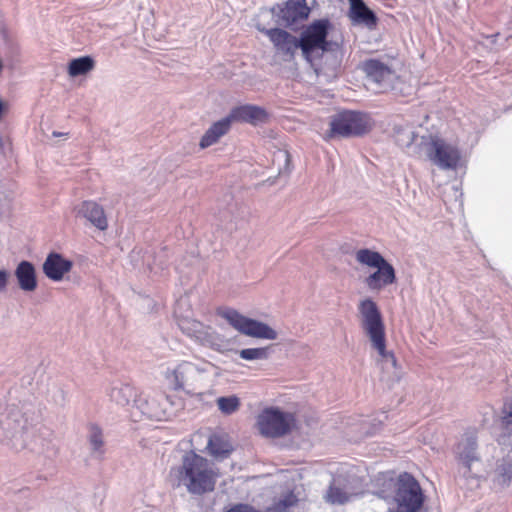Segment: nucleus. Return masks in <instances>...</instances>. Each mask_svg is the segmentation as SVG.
I'll return each mask as SVG.
<instances>
[{
	"mask_svg": "<svg viewBox=\"0 0 512 512\" xmlns=\"http://www.w3.org/2000/svg\"><path fill=\"white\" fill-rule=\"evenodd\" d=\"M501 424L503 433L498 439L501 446V457L495 466L488 470L477 452V441L473 434H467L455 449L458 464L467 478L481 480L490 477L496 489L503 490L512 484V401L503 406Z\"/></svg>",
	"mask_w": 512,
	"mask_h": 512,
	"instance_id": "1",
	"label": "nucleus"
},
{
	"mask_svg": "<svg viewBox=\"0 0 512 512\" xmlns=\"http://www.w3.org/2000/svg\"><path fill=\"white\" fill-rule=\"evenodd\" d=\"M218 473L207 459L193 451L187 452L180 466L173 467L169 473L172 486L185 487L193 495H202L213 491Z\"/></svg>",
	"mask_w": 512,
	"mask_h": 512,
	"instance_id": "2",
	"label": "nucleus"
},
{
	"mask_svg": "<svg viewBox=\"0 0 512 512\" xmlns=\"http://www.w3.org/2000/svg\"><path fill=\"white\" fill-rule=\"evenodd\" d=\"M361 326L368 337L371 346L378 353V360L383 369L398 376L397 361L393 352L386 349L385 325L376 303L367 298L361 300L358 306Z\"/></svg>",
	"mask_w": 512,
	"mask_h": 512,
	"instance_id": "3",
	"label": "nucleus"
},
{
	"mask_svg": "<svg viewBox=\"0 0 512 512\" xmlns=\"http://www.w3.org/2000/svg\"><path fill=\"white\" fill-rule=\"evenodd\" d=\"M41 416V410L30 396L23 398L10 397L5 411L0 418V427L4 437L17 440L22 437Z\"/></svg>",
	"mask_w": 512,
	"mask_h": 512,
	"instance_id": "4",
	"label": "nucleus"
},
{
	"mask_svg": "<svg viewBox=\"0 0 512 512\" xmlns=\"http://www.w3.org/2000/svg\"><path fill=\"white\" fill-rule=\"evenodd\" d=\"M379 497L393 499L401 512H416L423 504V493L419 483L408 473L401 474L396 481L385 480Z\"/></svg>",
	"mask_w": 512,
	"mask_h": 512,
	"instance_id": "5",
	"label": "nucleus"
},
{
	"mask_svg": "<svg viewBox=\"0 0 512 512\" xmlns=\"http://www.w3.org/2000/svg\"><path fill=\"white\" fill-rule=\"evenodd\" d=\"M216 367L210 362L192 363L182 361L173 367H167L164 378L174 390L192 392L203 388L208 377L214 374Z\"/></svg>",
	"mask_w": 512,
	"mask_h": 512,
	"instance_id": "6",
	"label": "nucleus"
},
{
	"mask_svg": "<svg viewBox=\"0 0 512 512\" xmlns=\"http://www.w3.org/2000/svg\"><path fill=\"white\" fill-rule=\"evenodd\" d=\"M355 260L362 266L374 269L364 283L371 291H381L396 281L394 267L377 251L361 248L355 252Z\"/></svg>",
	"mask_w": 512,
	"mask_h": 512,
	"instance_id": "7",
	"label": "nucleus"
},
{
	"mask_svg": "<svg viewBox=\"0 0 512 512\" xmlns=\"http://www.w3.org/2000/svg\"><path fill=\"white\" fill-rule=\"evenodd\" d=\"M330 22L327 19H320L306 26L299 38V49L304 59L313 64L323 54L330 50V42L327 40Z\"/></svg>",
	"mask_w": 512,
	"mask_h": 512,
	"instance_id": "8",
	"label": "nucleus"
},
{
	"mask_svg": "<svg viewBox=\"0 0 512 512\" xmlns=\"http://www.w3.org/2000/svg\"><path fill=\"white\" fill-rule=\"evenodd\" d=\"M421 147L427 159L443 170L458 167L461 154L457 146L438 136L422 137Z\"/></svg>",
	"mask_w": 512,
	"mask_h": 512,
	"instance_id": "9",
	"label": "nucleus"
},
{
	"mask_svg": "<svg viewBox=\"0 0 512 512\" xmlns=\"http://www.w3.org/2000/svg\"><path fill=\"white\" fill-rule=\"evenodd\" d=\"M296 426L292 413L279 408L263 409L257 416L256 427L259 433L267 438H278L289 434Z\"/></svg>",
	"mask_w": 512,
	"mask_h": 512,
	"instance_id": "10",
	"label": "nucleus"
},
{
	"mask_svg": "<svg viewBox=\"0 0 512 512\" xmlns=\"http://www.w3.org/2000/svg\"><path fill=\"white\" fill-rule=\"evenodd\" d=\"M218 315L239 333L258 339L275 340L277 332L266 323L246 317L232 308H223Z\"/></svg>",
	"mask_w": 512,
	"mask_h": 512,
	"instance_id": "11",
	"label": "nucleus"
},
{
	"mask_svg": "<svg viewBox=\"0 0 512 512\" xmlns=\"http://www.w3.org/2000/svg\"><path fill=\"white\" fill-rule=\"evenodd\" d=\"M331 134L341 137L358 136L370 129V121L364 114L345 111L331 121Z\"/></svg>",
	"mask_w": 512,
	"mask_h": 512,
	"instance_id": "12",
	"label": "nucleus"
},
{
	"mask_svg": "<svg viewBox=\"0 0 512 512\" xmlns=\"http://www.w3.org/2000/svg\"><path fill=\"white\" fill-rule=\"evenodd\" d=\"M171 400L163 394H139L134 400L135 412L148 419L163 420L172 414Z\"/></svg>",
	"mask_w": 512,
	"mask_h": 512,
	"instance_id": "13",
	"label": "nucleus"
},
{
	"mask_svg": "<svg viewBox=\"0 0 512 512\" xmlns=\"http://www.w3.org/2000/svg\"><path fill=\"white\" fill-rule=\"evenodd\" d=\"M258 29L269 38L277 54L287 60L294 58L296 51L299 49V38L280 28L265 29L258 27Z\"/></svg>",
	"mask_w": 512,
	"mask_h": 512,
	"instance_id": "14",
	"label": "nucleus"
},
{
	"mask_svg": "<svg viewBox=\"0 0 512 512\" xmlns=\"http://www.w3.org/2000/svg\"><path fill=\"white\" fill-rule=\"evenodd\" d=\"M72 267L73 263L71 260L59 253L52 252L44 260L42 270L48 279L59 282L71 271Z\"/></svg>",
	"mask_w": 512,
	"mask_h": 512,
	"instance_id": "15",
	"label": "nucleus"
},
{
	"mask_svg": "<svg viewBox=\"0 0 512 512\" xmlns=\"http://www.w3.org/2000/svg\"><path fill=\"white\" fill-rule=\"evenodd\" d=\"M309 12L306 0H288L283 7H279L277 16L281 24L289 26L306 19Z\"/></svg>",
	"mask_w": 512,
	"mask_h": 512,
	"instance_id": "16",
	"label": "nucleus"
},
{
	"mask_svg": "<svg viewBox=\"0 0 512 512\" xmlns=\"http://www.w3.org/2000/svg\"><path fill=\"white\" fill-rule=\"evenodd\" d=\"M76 216L86 219L101 231L108 228V220L102 206L94 201H83L76 207Z\"/></svg>",
	"mask_w": 512,
	"mask_h": 512,
	"instance_id": "17",
	"label": "nucleus"
},
{
	"mask_svg": "<svg viewBox=\"0 0 512 512\" xmlns=\"http://www.w3.org/2000/svg\"><path fill=\"white\" fill-rule=\"evenodd\" d=\"M17 284L23 292H34L38 287L37 272L35 266L26 260L18 263L14 270Z\"/></svg>",
	"mask_w": 512,
	"mask_h": 512,
	"instance_id": "18",
	"label": "nucleus"
},
{
	"mask_svg": "<svg viewBox=\"0 0 512 512\" xmlns=\"http://www.w3.org/2000/svg\"><path fill=\"white\" fill-rule=\"evenodd\" d=\"M368 82L375 83L379 88L387 87L393 78L392 70L378 60H368L363 67Z\"/></svg>",
	"mask_w": 512,
	"mask_h": 512,
	"instance_id": "19",
	"label": "nucleus"
},
{
	"mask_svg": "<svg viewBox=\"0 0 512 512\" xmlns=\"http://www.w3.org/2000/svg\"><path fill=\"white\" fill-rule=\"evenodd\" d=\"M228 117L231 118V123L238 121L256 125L265 121L267 113L265 109L256 105H242L232 109Z\"/></svg>",
	"mask_w": 512,
	"mask_h": 512,
	"instance_id": "20",
	"label": "nucleus"
},
{
	"mask_svg": "<svg viewBox=\"0 0 512 512\" xmlns=\"http://www.w3.org/2000/svg\"><path fill=\"white\" fill-rule=\"evenodd\" d=\"M108 396L118 406H130L133 416L137 417V413L134 411V400H137L139 395L134 387L129 384H116L111 387Z\"/></svg>",
	"mask_w": 512,
	"mask_h": 512,
	"instance_id": "21",
	"label": "nucleus"
},
{
	"mask_svg": "<svg viewBox=\"0 0 512 512\" xmlns=\"http://www.w3.org/2000/svg\"><path fill=\"white\" fill-rule=\"evenodd\" d=\"M349 16L355 23L364 24L367 27H374L377 23L375 14L365 5L362 0H349Z\"/></svg>",
	"mask_w": 512,
	"mask_h": 512,
	"instance_id": "22",
	"label": "nucleus"
},
{
	"mask_svg": "<svg viewBox=\"0 0 512 512\" xmlns=\"http://www.w3.org/2000/svg\"><path fill=\"white\" fill-rule=\"evenodd\" d=\"M230 127L231 118L228 116L215 122L202 136L200 140V147L204 149L212 146L229 131Z\"/></svg>",
	"mask_w": 512,
	"mask_h": 512,
	"instance_id": "23",
	"label": "nucleus"
},
{
	"mask_svg": "<svg viewBox=\"0 0 512 512\" xmlns=\"http://www.w3.org/2000/svg\"><path fill=\"white\" fill-rule=\"evenodd\" d=\"M358 494V491L342 486L340 480H334L325 495V499L331 504H344Z\"/></svg>",
	"mask_w": 512,
	"mask_h": 512,
	"instance_id": "24",
	"label": "nucleus"
},
{
	"mask_svg": "<svg viewBox=\"0 0 512 512\" xmlns=\"http://www.w3.org/2000/svg\"><path fill=\"white\" fill-rule=\"evenodd\" d=\"M199 343L217 352H224L230 346V341L211 327H207Z\"/></svg>",
	"mask_w": 512,
	"mask_h": 512,
	"instance_id": "25",
	"label": "nucleus"
},
{
	"mask_svg": "<svg viewBox=\"0 0 512 512\" xmlns=\"http://www.w3.org/2000/svg\"><path fill=\"white\" fill-rule=\"evenodd\" d=\"M178 326L184 334L198 343L208 327L190 317H180L178 320Z\"/></svg>",
	"mask_w": 512,
	"mask_h": 512,
	"instance_id": "26",
	"label": "nucleus"
},
{
	"mask_svg": "<svg viewBox=\"0 0 512 512\" xmlns=\"http://www.w3.org/2000/svg\"><path fill=\"white\" fill-rule=\"evenodd\" d=\"M95 66L94 60L89 56H83L70 61L68 65V74L71 77L86 75Z\"/></svg>",
	"mask_w": 512,
	"mask_h": 512,
	"instance_id": "27",
	"label": "nucleus"
},
{
	"mask_svg": "<svg viewBox=\"0 0 512 512\" xmlns=\"http://www.w3.org/2000/svg\"><path fill=\"white\" fill-rule=\"evenodd\" d=\"M207 449L214 457H225L232 451V446L225 437L213 435L209 438Z\"/></svg>",
	"mask_w": 512,
	"mask_h": 512,
	"instance_id": "28",
	"label": "nucleus"
},
{
	"mask_svg": "<svg viewBox=\"0 0 512 512\" xmlns=\"http://www.w3.org/2000/svg\"><path fill=\"white\" fill-rule=\"evenodd\" d=\"M218 409L226 415L233 414L240 407V399L236 395L219 397L216 400Z\"/></svg>",
	"mask_w": 512,
	"mask_h": 512,
	"instance_id": "29",
	"label": "nucleus"
},
{
	"mask_svg": "<svg viewBox=\"0 0 512 512\" xmlns=\"http://www.w3.org/2000/svg\"><path fill=\"white\" fill-rule=\"evenodd\" d=\"M239 356L247 361L266 360L269 357L268 347L246 348L239 351Z\"/></svg>",
	"mask_w": 512,
	"mask_h": 512,
	"instance_id": "30",
	"label": "nucleus"
},
{
	"mask_svg": "<svg viewBox=\"0 0 512 512\" xmlns=\"http://www.w3.org/2000/svg\"><path fill=\"white\" fill-rule=\"evenodd\" d=\"M89 442L94 453L103 454V434L99 427L91 426L89 431Z\"/></svg>",
	"mask_w": 512,
	"mask_h": 512,
	"instance_id": "31",
	"label": "nucleus"
},
{
	"mask_svg": "<svg viewBox=\"0 0 512 512\" xmlns=\"http://www.w3.org/2000/svg\"><path fill=\"white\" fill-rule=\"evenodd\" d=\"M416 134L410 128H402L397 131L396 141L399 146L409 148L415 141Z\"/></svg>",
	"mask_w": 512,
	"mask_h": 512,
	"instance_id": "32",
	"label": "nucleus"
},
{
	"mask_svg": "<svg viewBox=\"0 0 512 512\" xmlns=\"http://www.w3.org/2000/svg\"><path fill=\"white\" fill-rule=\"evenodd\" d=\"M297 498L293 494L286 495L275 505L276 512H287L289 507L296 505Z\"/></svg>",
	"mask_w": 512,
	"mask_h": 512,
	"instance_id": "33",
	"label": "nucleus"
},
{
	"mask_svg": "<svg viewBox=\"0 0 512 512\" xmlns=\"http://www.w3.org/2000/svg\"><path fill=\"white\" fill-rule=\"evenodd\" d=\"M10 282V272L7 269H0V294L5 293Z\"/></svg>",
	"mask_w": 512,
	"mask_h": 512,
	"instance_id": "34",
	"label": "nucleus"
},
{
	"mask_svg": "<svg viewBox=\"0 0 512 512\" xmlns=\"http://www.w3.org/2000/svg\"><path fill=\"white\" fill-rule=\"evenodd\" d=\"M60 135H63V134L62 133H58V132H53V136H55V137H58Z\"/></svg>",
	"mask_w": 512,
	"mask_h": 512,
	"instance_id": "35",
	"label": "nucleus"
},
{
	"mask_svg": "<svg viewBox=\"0 0 512 512\" xmlns=\"http://www.w3.org/2000/svg\"><path fill=\"white\" fill-rule=\"evenodd\" d=\"M54 448V445H48L47 446V450H50V449H53Z\"/></svg>",
	"mask_w": 512,
	"mask_h": 512,
	"instance_id": "36",
	"label": "nucleus"
},
{
	"mask_svg": "<svg viewBox=\"0 0 512 512\" xmlns=\"http://www.w3.org/2000/svg\"><path fill=\"white\" fill-rule=\"evenodd\" d=\"M0 147H2V138L0 137Z\"/></svg>",
	"mask_w": 512,
	"mask_h": 512,
	"instance_id": "37",
	"label": "nucleus"
}]
</instances>
